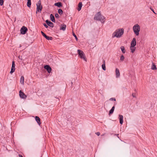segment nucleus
Returning a JSON list of instances; mask_svg holds the SVG:
<instances>
[{
	"mask_svg": "<svg viewBox=\"0 0 157 157\" xmlns=\"http://www.w3.org/2000/svg\"><path fill=\"white\" fill-rule=\"evenodd\" d=\"M124 33V30L123 29H117L113 34V38L116 37L120 38L123 35Z\"/></svg>",
	"mask_w": 157,
	"mask_h": 157,
	"instance_id": "nucleus-1",
	"label": "nucleus"
},
{
	"mask_svg": "<svg viewBox=\"0 0 157 157\" xmlns=\"http://www.w3.org/2000/svg\"><path fill=\"white\" fill-rule=\"evenodd\" d=\"M94 19L100 21L101 22H104L105 21V18L104 17L101 15L100 12H98L95 16Z\"/></svg>",
	"mask_w": 157,
	"mask_h": 157,
	"instance_id": "nucleus-2",
	"label": "nucleus"
},
{
	"mask_svg": "<svg viewBox=\"0 0 157 157\" xmlns=\"http://www.w3.org/2000/svg\"><path fill=\"white\" fill-rule=\"evenodd\" d=\"M133 29L135 34L136 36L139 35V32L140 30V26L138 24H137L133 26Z\"/></svg>",
	"mask_w": 157,
	"mask_h": 157,
	"instance_id": "nucleus-3",
	"label": "nucleus"
},
{
	"mask_svg": "<svg viewBox=\"0 0 157 157\" xmlns=\"http://www.w3.org/2000/svg\"><path fill=\"white\" fill-rule=\"evenodd\" d=\"M77 52L80 57L81 59H83L86 62V59L83 52L79 49L78 50Z\"/></svg>",
	"mask_w": 157,
	"mask_h": 157,
	"instance_id": "nucleus-4",
	"label": "nucleus"
},
{
	"mask_svg": "<svg viewBox=\"0 0 157 157\" xmlns=\"http://www.w3.org/2000/svg\"><path fill=\"white\" fill-rule=\"evenodd\" d=\"M36 13H37V12H41L43 7L42 5H41V2L40 0H39L36 4Z\"/></svg>",
	"mask_w": 157,
	"mask_h": 157,
	"instance_id": "nucleus-5",
	"label": "nucleus"
},
{
	"mask_svg": "<svg viewBox=\"0 0 157 157\" xmlns=\"http://www.w3.org/2000/svg\"><path fill=\"white\" fill-rule=\"evenodd\" d=\"M27 30V28L25 26H23L20 30L21 33L22 34H25L26 33Z\"/></svg>",
	"mask_w": 157,
	"mask_h": 157,
	"instance_id": "nucleus-6",
	"label": "nucleus"
},
{
	"mask_svg": "<svg viewBox=\"0 0 157 157\" xmlns=\"http://www.w3.org/2000/svg\"><path fill=\"white\" fill-rule=\"evenodd\" d=\"M19 96L20 97L23 99H26L27 97V96L21 90L19 91Z\"/></svg>",
	"mask_w": 157,
	"mask_h": 157,
	"instance_id": "nucleus-7",
	"label": "nucleus"
},
{
	"mask_svg": "<svg viewBox=\"0 0 157 157\" xmlns=\"http://www.w3.org/2000/svg\"><path fill=\"white\" fill-rule=\"evenodd\" d=\"M15 62L14 61H13L11 70L10 73L11 74L15 71Z\"/></svg>",
	"mask_w": 157,
	"mask_h": 157,
	"instance_id": "nucleus-8",
	"label": "nucleus"
},
{
	"mask_svg": "<svg viewBox=\"0 0 157 157\" xmlns=\"http://www.w3.org/2000/svg\"><path fill=\"white\" fill-rule=\"evenodd\" d=\"M44 68L47 70L48 73H50L52 71V68L49 65H46L44 66Z\"/></svg>",
	"mask_w": 157,
	"mask_h": 157,
	"instance_id": "nucleus-9",
	"label": "nucleus"
},
{
	"mask_svg": "<svg viewBox=\"0 0 157 157\" xmlns=\"http://www.w3.org/2000/svg\"><path fill=\"white\" fill-rule=\"evenodd\" d=\"M136 45V39L135 38H133L132 40L131 44V46H135Z\"/></svg>",
	"mask_w": 157,
	"mask_h": 157,
	"instance_id": "nucleus-10",
	"label": "nucleus"
},
{
	"mask_svg": "<svg viewBox=\"0 0 157 157\" xmlns=\"http://www.w3.org/2000/svg\"><path fill=\"white\" fill-rule=\"evenodd\" d=\"M45 22L49 26L51 27L52 28L54 27L53 24L51 21H49L48 20H46Z\"/></svg>",
	"mask_w": 157,
	"mask_h": 157,
	"instance_id": "nucleus-11",
	"label": "nucleus"
},
{
	"mask_svg": "<svg viewBox=\"0 0 157 157\" xmlns=\"http://www.w3.org/2000/svg\"><path fill=\"white\" fill-rule=\"evenodd\" d=\"M119 119L120 121V123L121 124H122L123 123V117L122 115H119Z\"/></svg>",
	"mask_w": 157,
	"mask_h": 157,
	"instance_id": "nucleus-12",
	"label": "nucleus"
},
{
	"mask_svg": "<svg viewBox=\"0 0 157 157\" xmlns=\"http://www.w3.org/2000/svg\"><path fill=\"white\" fill-rule=\"evenodd\" d=\"M115 73L116 77L117 78L119 77L120 76V73L119 70L117 68L116 69Z\"/></svg>",
	"mask_w": 157,
	"mask_h": 157,
	"instance_id": "nucleus-13",
	"label": "nucleus"
},
{
	"mask_svg": "<svg viewBox=\"0 0 157 157\" xmlns=\"http://www.w3.org/2000/svg\"><path fill=\"white\" fill-rule=\"evenodd\" d=\"M35 119L36 121L37 122L38 124L40 125L41 124L40 120V118L37 116H36L35 117Z\"/></svg>",
	"mask_w": 157,
	"mask_h": 157,
	"instance_id": "nucleus-14",
	"label": "nucleus"
},
{
	"mask_svg": "<svg viewBox=\"0 0 157 157\" xmlns=\"http://www.w3.org/2000/svg\"><path fill=\"white\" fill-rule=\"evenodd\" d=\"M54 5L59 7H60L62 6V4L61 2H58L57 3H55Z\"/></svg>",
	"mask_w": 157,
	"mask_h": 157,
	"instance_id": "nucleus-15",
	"label": "nucleus"
},
{
	"mask_svg": "<svg viewBox=\"0 0 157 157\" xmlns=\"http://www.w3.org/2000/svg\"><path fill=\"white\" fill-rule=\"evenodd\" d=\"M103 63L102 65V68L103 69V70L104 71H105L106 69V67L105 66V60H103Z\"/></svg>",
	"mask_w": 157,
	"mask_h": 157,
	"instance_id": "nucleus-16",
	"label": "nucleus"
},
{
	"mask_svg": "<svg viewBox=\"0 0 157 157\" xmlns=\"http://www.w3.org/2000/svg\"><path fill=\"white\" fill-rule=\"evenodd\" d=\"M82 6V2H79L78 5V11H79L81 9Z\"/></svg>",
	"mask_w": 157,
	"mask_h": 157,
	"instance_id": "nucleus-17",
	"label": "nucleus"
},
{
	"mask_svg": "<svg viewBox=\"0 0 157 157\" xmlns=\"http://www.w3.org/2000/svg\"><path fill=\"white\" fill-rule=\"evenodd\" d=\"M50 17L51 18V20L52 21L54 22H55V19L54 17L52 14H50Z\"/></svg>",
	"mask_w": 157,
	"mask_h": 157,
	"instance_id": "nucleus-18",
	"label": "nucleus"
},
{
	"mask_svg": "<svg viewBox=\"0 0 157 157\" xmlns=\"http://www.w3.org/2000/svg\"><path fill=\"white\" fill-rule=\"evenodd\" d=\"M66 26L65 25H61V27H60V29L61 30H62L63 31H65L66 29Z\"/></svg>",
	"mask_w": 157,
	"mask_h": 157,
	"instance_id": "nucleus-19",
	"label": "nucleus"
},
{
	"mask_svg": "<svg viewBox=\"0 0 157 157\" xmlns=\"http://www.w3.org/2000/svg\"><path fill=\"white\" fill-rule=\"evenodd\" d=\"M24 78L23 76H21L20 78V83L22 85L24 84Z\"/></svg>",
	"mask_w": 157,
	"mask_h": 157,
	"instance_id": "nucleus-20",
	"label": "nucleus"
},
{
	"mask_svg": "<svg viewBox=\"0 0 157 157\" xmlns=\"http://www.w3.org/2000/svg\"><path fill=\"white\" fill-rule=\"evenodd\" d=\"M151 69L152 70H156L157 69L156 65L153 62L152 63Z\"/></svg>",
	"mask_w": 157,
	"mask_h": 157,
	"instance_id": "nucleus-21",
	"label": "nucleus"
},
{
	"mask_svg": "<svg viewBox=\"0 0 157 157\" xmlns=\"http://www.w3.org/2000/svg\"><path fill=\"white\" fill-rule=\"evenodd\" d=\"M114 109H115V107H114V106H113L112 107V109L109 110V115L113 113L114 110Z\"/></svg>",
	"mask_w": 157,
	"mask_h": 157,
	"instance_id": "nucleus-22",
	"label": "nucleus"
},
{
	"mask_svg": "<svg viewBox=\"0 0 157 157\" xmlns=\"http://www.w3.org/2000/svg\"><path fill=\"white\" fill-rule=\"evenodd\" d=\"M130 49L131 50V52L132 53H133L135 51V48L134 47V46H130Z\"/></svg>",
	"mask_w": 157,
	"mask_h": 157,
	"instance_id": "nucleus-23",
	"label": "nucleus"
},
{
	"mask_svg": "<svg viewBox=\"0 0 157 157\" xmlns=\"http://www.w3.org/2000/svg\"><path fill=\"white\" fill-rule=\"evenodd\" d=\"M31 0H28V2L27 4V6L29 7H31Z\"/></svg>",
	"mask_w": 157,
	"mask_h": 157,
	"instance_id": "nucleus-24",
	"label": "nucleus"
},
{
	"mask_svg": "<svg viewBox=\"0 0 157 157\" xmlns=\"http://www.w3.org/2000/svg\"><path fill=\"white\" fill-rule=\"evenodd\" d=\"M120 48L122 53H124L125 52V50L124 47L123 46H121Z\"/></svg>",
	"mask_w": 157,
	"mask_h": 157,
	"instance_id": "nucleus-25",
	"label": "nucleus"
},
{
	"mask_svg": "<svg viewBox=\"0 0 157 157\" xmlns=\"http://www.w3.org/2000/svg\"><path fill=\"white\" fill-rule=\"evenodd\" d=\"M45 38H46V39L48 40H52L53 39V38L52 37H49L47 36L45 37Z\"/></svg>",
	"mask_w": 157,
	"mask_h": 157,
	"instance_id": "nucleus-26",
	"label": "nucleus"
},
{
	"mask_svg": "<svg viewBox=\"0 0 157 157\" xmlns=\"http://www.w3.org/2000/svg\"><path fill=\"white\" fill-rule=\"evenodd\" d=\"M58 13L60 14H61L63 13V11L62 9H59L58 10Z\"/></svg>",
	"mask_w": 157,
	"mask_h": 157,
	"instance_id": "nucleus-27",
	"label": "nucleus"
},
{
	"mask_svg": "<svg viewBox=\"0 0 157 157\" xmlns=\"http://www.w3.org/2000/svg\"><path fill=\"white\" fill-rule=\"evenodd\" d=\"M124 57L123 55H122L120 57V60L121 61H124Z\"/></svg>",
	"mask_w": 157,
	"mask_h": 157,
	"instance_id": "nucleus-28",
	"label": "nucleus"
},
{
	"mask_svg": "<svg viewBox=\"0 0 157 157\" xmlns=\"http://www.w3.org/2000/svg\"><path fill=\"white\" fill-rule=\"evenodd\" d=\"M4 1L3 0H0V5L2 6L3 4Z\"/></svg>",
	"mask_w": 157,
	"mask_h": 157,
	"instance_id": "nucleus-29",
	"label": "nucleus"
},
{
	"mask_svg": "<svg viewBox=\"0 0 157 157\" xmlns=\"http://www.w3.org/2000/svg\"><path fill=\"white\" fill-rule=\"evenodd\" d=\"M73 36L75 37V39L77 41L78 40V38L75 35V34L73 32Z\"/></svg>",
	"mask_w": 157,
	"mask_h": 157,
	"instance_id": "nucleus-30",
	"label": "nucleus"
},
{
	"mask_svg": "<svg viewBox=\"0 0 157 157\" xmlns=\"http://www.w3.org/2000/svg\"><path fill=\"white\" fill-rule=\"evenodd\" d=\"M41 33L42 35L45 38L47 35L42 31H41Z\"/></svg>",
	"mask_w": 157,
	"mask_h": 157,
	"instance_id": "nucleus-31",
	"label": "nucleus"
},
{
	"mask_svg": "<svg viewBox=\"0 0 157 157\" xmlns=\"http://www.w3.org/2000/svg\"><path fill=\"white\" fill-rule=\"evenodd\" d=\"M55 16L56 18H58L59 17V15L57 13H56L55 14Z\"/></svg>",
	"mask_w": 157,
	"mask_h": 157,
	"instance_id": "nucleus-32",
	"label": "nucleus"
},
{
	"mask_svg": "<svg viewBox=\"0 0 157 157\" xmlns=\"http://www.w3.org/2000/svg\"><path fill=\"white\" fill-rule=\"evenodd\" d=\"M132 95L133 97L136 98L135 93H132Z\"/></svg>",
	"mask_w": 157,
	"mask_h": 157,
	"instance_id": "nucleus-33",
	"label": "nucleus"
},
{
	"mask_svg": "<svg viewBox=\"0 0 157 157\" xmlns=\"http://www.w3.org/2000/svg\"><path fill=\"white\" fill-rule=\"evenodd\" d=\"M110 100H113V101H116V99L115 98H111L110 99Z\"/></svg>",
	"mask_w": 157,
	"mask_h": 157,
	"instance_id": "nucleus-34",
	"label": "nucleus"
},
{
	"mask_svg": "<svg viewBox=\"0 0 157 157\" xmlns=\"http://www.w3.org/2000/svg\"><path fill=\"white\" fill-rule=\"evenodd\" d=\"M43 25L46 28H48V26L46 25V24L45 23H44L43 24Z\"/></svg>",
	"mask_w": 157,
	"mask_h": 157,
	"instance_id": "nucleus-35",
	"label": "nucleus"
},
{
	"mask_svg": "<svg viewBox=\"0 0 157 157\" xmlns=\"http://www.w3.org/2000/svg\"><path fill=\"white\" fill-rule=\"evenodd\" d=\"M95 133L98 136H99L100 134V133L99 132H97Z\"/></svg>",
	"mask_w": 157,
	"mask_h": 157,
	"instance_id": "nucleus-36",
	"label": "nucleus"
},
{
	"mask_svg": "<svg viewBox=\"0 0 157 157\" xmlns=\"http://www.w3.org/2000/svg\"><path fill=\"white\" fill-rule=\"evenodd\" d=\"M19 58L20 59H22V56H19Z\"/></svg>",
	"mask_w": 157,
	"mask_h": 157,
	"instance_id": "nucleus-37",
	"label": "nucleus"
},
{
	"mask_svg": "<svg viewBox=\"0 0 157 157\" xmlns=\"http://www.w3.org/2000/svg\"><path fill=\"white\" fill-rule=\"evenodd\" d=\"M18 156L19 157H23V156L21 155L20 154H19L18 155Z\"/></svg>",
	"mask_w": 157,
	"mask_h": 157,
	"instance_id": "nucleus-38",
	"label": "nucleus"
},
{
	"mask_svg": "<svg viewBox=\"0 0 157 157\" xmlns=\"http://www.w3.org/2000/svg\"><path fill=\"white\" fill-rule=\"evenodd\" d=\"M151 10L155 14V13L154 11V10L153 9H151Z\"/></svg>",
	"mask_w": 157,
	"mask_h": 157,
	"instance_id": "nucleus-39",
	"label": "nucleus"
},
{
	"mask_svg": "<svg viewBox=\"0 0 157 157\" xmlns=\"http://www.w3.org/2000/svg\"><path fill=\"white\" fill-rule=\"evenodd\" d=\"M71 84H72V82H71Z\"/></svg>",
	"mask_w": 157,
	"mask_h": 157,
	"instance_id": "nucleus-40",
	"label": "nucleus"
}]
</instances>
